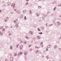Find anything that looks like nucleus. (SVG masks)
Segmentation results:
<instances>
[{
    "instance_id": "obj_1",
    "label": "nucleus",
    "mask_w": 61,
    "mask_h": 61,
    "mask_svg": "<svg viewBox=\"0 0 61 61\" xmlns=\"http://www.w3.org/2000/svg\"><path fill=\"white\" fill-rule=\"evenodd\" d=\"M9 20V17H7L5 19V21L6 22Z\"/></svg>"
},
{
    "instance_id": "obj_2",
    "label": "nucleus",
    "mask_w": 61,
    "mask_h": 61,
    "mask_svg": "<svg viewBox=\"0 0 61 61\" xmlns=\"http://www.w3.org/2000/svg\"><path fill=\"white\" fill-rule=\"evenodd\" d=\"M22 52H20L19 53L18 55V56H21V55L22 54Z\"/></svg>"
},
{
    "instance_id": "obj_3",
    "label": "nucleus",
    "mask_w": 61,
    "mask_h": 61,
    "mask_svg": "<svg viewBox=\"0 0 61 61\" xmlns=\"http://www.w3.org/2000/svg\"><path fill=\"white\" fill-rule=\"evenodd\" d=\"M15 26L16 27V28H17L18 27V26H19L18 25V23H16L15 25Z\"/></svg>"
},
{
    "instance_id": "obj_4",
    "label": "nucleus",
    "mask_w": 61,
    "mask_h": 61,
    "mask_svg": "<svg viewBox=\"0 0 61 61\" xmlns=\"http://www.w3.org/2000/svg\"><path fill=\"white\" fill-rule=\"evenodd\" d=\"M17 19H16V20H14V22L15 23V24L17 22Z\"/></svg>"
},
{
    "instance_id": "obj_5",
    "label": "nucleus",
    "mask_w": 61,
    "mask_h": 61,
    "mask_svg": "<svg viewBox=\"0 0 61 61\" xmlns=\"http://www.w3.org/2000/svg\"><path fill=\"white\" fill-rule=\"evenodd\" d=\"M15 3H14L11 5V6H15Z\"/></svg>"
},
{
    "instance_id": "obj_6",
    "label": "nucleus",
    "mask_w": 61,
    "mask_h": 61,
    "mask_svg": "<svg viewBox=\"0 0 61 61\" xmlns=\"http://www.w3.org/2000/svg\"><path fill=\"white\" fill-rule=\"evenodd\" d=\"M36 15L37 16H39L40 15V14L39 13H36Z\"/></svg>"
},
{
    "instance_id": "obj_7",
    "label": "nucleus",
    "mask_w": 61,
    "mask_h": 61,
    "mask_svg": "<svg viewBox=\"0 0 61 61\" xmlns=\"http://www.w3.org/2000/svg\"><path fill=\"white\" fill-rule=\"evenodd\" d=\"M35 53L36 54H38L39 53V51L37 50V51H35Z\"/></svg>"
},
{
    "instance_id": "obj_8",
    "label": "nucleus",
    "mask_w": 61,
    "mask_h": 61,
    "mask_svg": "<svg viewBox=\"0 0 61 61\" xmlns=\"http://www.w3.org/2000/svg\"><path fill=\"white\" fill-rule=\"evenodd\" d=\"M11 5V3L10 2H8L7 3V5Z\"/></svg>"
},
{
    "instance_id": "obj_9",
    "label": "nucleus",
    "mask_w": 61,
    "mask_h": 61,
    "mask_svg": "<svg viewBox=\"0 0 61 61\" xmlns=\"http://www.w3.org/2000/svg\"><path fill=\"white\" fill-rule=\"evenodd\" d=\"M29 33H30V35H32L33 34V33L32 31H30L29 32Z\"/></svg>"
},
{
    "instance_id": "obj_10",
    "label": "nucleus",
    "mask_w": 61,
    "mask_h": 61,
    "mask_svg": "<svg viewBox=\"0 0 61 61\" xmlns=\"http://www.w3.org/2000/svg\"><path fill=\"white\" fill-rule=\"evenodd\" d=\"M13 58H12L11 57L10 58V60L11 61H13Z\"/></svg>"
},
{
    "instance_id": "obj_11",
    "label": "nucleus",
    "mask_w": 61,
    "mask_h": 61,
    "mask_svg": "<svg viewBox=\"0 0 61 61\" xmlns=\"http://www.w3.org/2000/svg\"><path fill=\"white\" fill-rule=\"evenodd\" d=\"M25 38H27V39H29V37H28L27 36H25Z\"/></svg>"
},
{
    "instance_id": "obj_12",
    "label": "nucleus",
    "mask_w": 61,
    "mask_h": 61,
    "mask_svg": "<svg viewBox=\"0 0 61 61\" xmlns=\"http://www.w3.org/2000/svg\"><path fill=\"white\" fill-rule=\"evenodd\" d=\"M37 38H38V39H40L41 37L40 36H37Z\"/></svg>"
},
{
    "instance_id": "obj_13",
    "label": "nucleus",
    "mask_w": 61,
    "mask_h": 61,
    "mask_svg": "<svg viewBox=\"0 0 61 61\" xmlns=\"http://www.w3.org/2000/svg\"><path fill=\"white\" fill-rule=\"evenodd\" d=\"M20 43H22L23 42V41H22V40H21V39H20Z\"/></svg>"
},
{
    "instance_id": "obj_14",
    "label": "nucleus",
    "mask_w": 61,
    "mask_h": 61,
    "mask_svg": "<svg viewBox=\"0 0 61 61\" xmlns=\"http://www.w3.org/2000/svg\"><path fill=\"white\" fill-rule=\"evenodd\" d=\"M24 54L25 56H26V55H27V52H25Z\"/></svg>"
},
{
    "instance_id": "obj_15",
    "label": "nucleus",
    "mask_w": 61,
    "mask_h": 61,
    "mask_svg": "<svg viewBox=\"0 0 61 61\" xmlns=\"http://www.w3.org/2000/svg\"><path fill=\"white\" fill-rule=\"evenodd\" d=\"M10 49L12 50V49H13V46H11L10 47Z\"/></svg>"
},
{
    "instance_id": "obj_16",
    "label": "nucleus",
    "mask_w": 61,
    "mask_h": 61,
    "mask_svg": "<svg viewBox=\"0 0 61 61\" xmlns=\"http://www.w3.org/2000/svg\"><path fill=\"white\" fill-rule=\"evenodd\" d=\"M52 25H53V24H52L50 25H49L48 26L49 27H50V26H52Z\"/></svg>"
},
{
    "instance_id": "obj_17",
    "label": "nucleus",
    "mask_w": 61,
    "mask_h": 61,
    "mask_svg": "<svg viewBox=\"0 0 61 61\" xmlns=\"http://www.w3.org/2000/svg\"><path fill=\"white\" fill-rule=\"evenodd\" d=\"M57 23L59 25H60L61 24V23H60L59 22H57Z\"/></svg>"
},
{
    "instance_id": "obj_18",
    "label": "nucleus",
    "mask_w": 61,
    "mask_h": 61,
    "mask_svg": "<svg viewBox=\"0 0 61 61\" xmlns=\"http://www.w3.org/2000/svg\"><path fill=\"white\" fill-rule=\"evenodd\" d=\"M58 6H61V4H59V5H58Z\"/></svg>"
},
{
    "instance_id": "obj_19",
    "label": "nucleus",
    "mask_w": 61,
    "mask_h": 61,
    "mask_svg": "<svg viewBox=\"0 0 61 61\" xmlns=\"http://www.w3.org/2000/svg\"><path fill=\"white\" fill-rule=\"evenodd\" d=\"M23 47V46H20V49H22V48Z\"/></svg>"
},
{
    "instance_id": "obj_20",
    "label": "nucleus",
    "mask_w": 61,
    "mask_h": 61,
    "mask_svg": "<svg viewBox=\"0 0 61 61\" xmlns=\"http://www.w3.org/2000/svg\"><path fill=\"white\" fill-rule=\"evenodd\" d=\"M28 2H27L26 3V4H25V5H26H26H28Z\"/></svg>"
},
{
    "instance_id": "obj_21",
    "label": "nucleus",
    "mask_w": 61,
    "mask_h": 61,
    "mask_svg": "<svg viewBox=\"0 0 61 61\" xmlns=\"http://www.w3.org/2000/svg\"><path fill=\"white\" fill-rule=\"evenodd\" d=\"M29 12H30V14H31L32 13V12H31V10H30Z\"/></svg>"
},
{
    "instance_id": "obj_22",
    "label": "nucleus",
    "mask_w": 61,
    "mask_h": 61,
    "mask_svg": "<svg viewBox=\"0 0 61 61\" xmlns=\"http://www.w3.org/2000/svg\"><path fill=\"white\" fill-rule=\"evenodd\" d=\"M14 56H17V54H16L15 53L14 55Z\"/></svg>"
},
{
    "instance_id": "obj_23",
    "label": "nucleus",
    "mask_w": 61,
    "mask_h": 61,
    "mask_svg": "<svg viewBox=\"0 0 61 61\" xmlns=\"http://www.w3.org/2000/svg\"><path fill=\"white\" fill-rule=\"evenodd\" d=\"M57 47V46L56 45H55L54 46V48H56Z\"/></svg>"
},
{
    "instance_id": "obj_24",
    "label": "nucleus",
    "mask_w": 61,
    "mask_h": 61,
    "mask_svg": "<svg viewBox=\"0 0 61 61\" xmlns=\"http://www.w3.org/2000/svg\"><path fill=\"white\" fill-rule=\"evenodd\" d=\"M24 43H25V44H27V42L26 41H24Z\"/></svg>"
},
{
    "instance_id": "obj_25",
    "label": "nucleus",
    "mask_w": 61,
    "mask_h": 61,
    "mask_svg": "<svg viewBox=\"0 0 61 61\" xmlns=\"http://www.w3.org/2000/svg\"><path fill=\"white\" fill-rule=\"evenodd\" d=\"M42 19L43 20H44V19H45V17H42Z\"/></svg>"
},
{
    "instance_id": "obj_26",
    "label": "nucleus",
    "mask_w": 61,
    "mask_h": 61,
    "mask_svg": "<svg viewBox=\"0 0 61 61\" xmlns=\"http://www.w3.org/2000/svg\"><path fill=\"white\" fill-rule=\"evenodd\" d=\"M19 45V44H18L16 46L17 47V48H18V46Z\"/></svg>"
},
{
    "instance_id": "obj_27",
    "label": "nucleus",
    "mask_w": 61,
    "mask_h": 61,
    "mask_svg": "<svg viewBox=\"0 0 61 61\" xmlns=\"http://www.w3.org/2000/svg\"><path fill=\"white\" fill-rule=\"evenodd\" d=\"M32 50H33V49L32 48L30 49V51H32Z\"/></svg>"
},
{
    "instance_id": "obj_28",
    "label": "nucleus",
    "mask_w": 61,
    "mask_h": 61,
    "mask_svg": "<svg viewBox=\"0 0 61 61\" xmlns=\"http://www.w3.org/2000/svg\"><path fill=\"white\" fill-rule=\"evenodd\" d=\"M35 48H38V49L39 48V47H38V46H35Z\"/></svg>"
},
{
    "instance_id": "obj_29",
    "label": "nucleus",
    "mask_w": 61,
    "mask_h": 61,
    "mask_svg": "<svg viewBox=\"0 0 61 61\" xmlns=\"http://www.w3.org/2000/svg\"><path fill=\"white\" fill-rule=\"evenodd\" d=\"M2 30L3 31H5V29H2Z\"/></svg>"
},
{
    "instance_id": "obj_30",
    "label": "nucleus",
    "mask_w": 61,
    "mask_h": 61,
    "mask_svg": "<svg viewBox=\"0 0 61 61\" xmlns=\"http://www.w3.org/2000/svg\"><path fill=\"white\" fill-rule=\"evenodd\" d=\"M42 32H41L40 33L39 32V34H40V35H41L42 34Z\"/></svg>"
},
{
    "instance_id": "obj_31",
    "label": "nucleus",
    "mask_w": 61,
    "mask_h": 61,
    "mask_svg": "<svg viewBox=\"0 0 61 61\" xmlns=\"http://www.w3.org/2000/svg\"><path fill=\"white\" fill-rule=\"evenodd\" d=\"M56 7H55L54 8V11H55L56 10Z\"/></svg>"
},
{
    "instance_id": "obj_32",
    "label": "nucleus",
    "mask_w": 61,
    "mask_h": 61,
    "mask_svg": "<svg viewBox=\"0 0 61 61\" xmlns=\"http://www.w3.org/2000/svg\"><path fill=\"white\" fill-rule=\"evenodd\" d=\"M2 35H3V34H2V33H0V36H2Z\"/></svg>"
},
{
    "instance_id": "obj_33",
    "label": "nucleus",
    "mask_w": 61,
    "mask_h": 61,
    "mask_svg": "<svg viewBox=\"0 0 61 61\" xmlns=\"http://www.w3.org/2000/svg\"><path fill=\"white\" fill-rule=\"evenodd\" d=\"M50 45H49L48 47H47L48 48H50Z\"/></svg>"
},
{
    "instance_id": "obj_34",
    "label": "nucleus",
    "mask_w": 61,
    "mask_h": 61,
    "mask_svg": "<svg viewBox=\"0 0 61 61\" xmlns=\"http://www.w3.org/2000/svg\"><path fill=\"white\" fill-rule=\"evenodd\" d=\"M38 30L39 31H40V29H39V28H38Z\"/></svg>"
},
{
    "instance_id": "obj_35",
    "label": "nucleus",
    "mask_w": 61,
    "mask_h": 61,
    "mask_svg": "<svg viewBox=\"0 0 61 61\" xmlns=\"http://www.w3.org/2000/svg\"><path fill=\"white\" fill-rule=\"evenodd\" d=\"M5 61H9V60L7 59H6L5 60Z\"/></svg>"
},
{
    "instance_id": "obj_36",
    "label": "nucleus",
    "mask_w": 61,
    "mask_h": 61,
    "mask_svg": "<svg viewBox=\"0 0 61 61\" xmlns=\"http://www.w3.org/2000/svg\"><path fill=\"white\" fill-rule=\"evenodd\" d=\"M25 19V20H26V16H25L24 17V19Z\"/></svg>"
},
{
    "instance_id": "obj_37",
    "label": "nucleus",
    "mask_w": 61,
    "mask_h": 61,
    "mask_svg": "<svg viewBox=\"0 0 61 61\" xmlns=\"http://www.w3.org/2000/svg\"><path fill=\"white\" fill-rule=\"evenodd\" d=\"M3 28V26H1L0 28V29H2Z\"/></svg>"
},
{
    "instance_id": "obj_38",
    "label": "nucleus",
    "mask_w": 61,
    "mask_h": 61,
    "mask_svg": "<svg viewBox=\"0 0 61 61\" xmlns=\"http://www.w3.org/2000/svg\"><path fill=\"white\" fill-rule=\"evenodd\" d=\"M11 35H12V34L11 33H10V34H9V36H11Z\"/></svg>"
},
{
    "instance_id": "obj_39",
    "label": "nucleus",
    "mask_w": 61,
    "mask_h": 61,
    "mask_svg": "<svg viewBox=\"0 0 61 61\" xmlns=\"http://www.w3.org/2000/svg\"><path fill=\"white\" fill-rule=\"evenodd\" d=\"M8 27L7 26H5V28H8Z\"/></svg>"
},
{
    "instance_id": "obj_40",
    "label": "nucleus",
    "mask_w": 61,
    "mask_h": 61,
    "mask_svg": "<svg viewBox=\"0 0 61 61\" xmlns=\"http://www.w3.org/2000/svg\"><path fill=\"white\" fill-rule=\"evenodd\" d=\"M46 51H48V50H48V48H47L46 50Z\"/></svg>"
},
{
    "instance_id": "obj_41",
    "label": "nucleus",
    "mask_w": 61,
    "mask_h": 61,
    "mask_svg": "<svg viewBox=\"0 0 61 61\" xmlns=\"http://www.w3.org/2000/svg\"><path fill=\"white\" fill-rule=\"evenodd\" d=\"M14 10L15 11H16V12L17 11V10L16 9H14Z\"/></svg>"
},
{
    "instance_id": "obj_42",
    "label": "nucleus",
    "mask_w": 61,
    "mask_h": 61,
    "mask_svg": "<svg viewBox=\"0 0 61 61\" xmlns=\"http://www.w3.org/2000/svg\"><path fill=\"white\" fill-rule=\"evenodd\" d=\"M46 58L47 59H48V56H46Z\"/></svg>"
},
{
    "instance_id": "obj_43",
    "label": "nucleus",
    "mask_w": 61,
    "mask_h": 61,
    "mask_svg": "<svg viewBox=\"0 0 61 61\" xmlns=\"http://www.w3.org/2000/svg\"><path fill=\"white\" fill-rule=\"evenodd\" d=\"M59 50H61V48H59Z\"/></svg>"
},
{
    "instance_id": "obj_44",
    "label": "nucleus",
    "mask_w": 61,
    "mask_h": 61,
    "mask_svg": "<svg viewBox=\"0 0 61 61\" xmlns=\"http://www.w3.org/2000/svg\"><path fill=\"white\" fill-rule=\"evenodd\" d=\"M44 16H45V17H46V16H47V15H44Z\"/></svg>"
},
{
    "instance_id": "obj_45",
    "label": "nucleus",
    "mask_w": 61,
    "mask_h": 61,
    "mask_svg": "<svg viewBox=\"0 0 61 61\" xmlns=\"http://www.w3.org/2000/svg\"><path fill=\"white\" fill-rule=\"evenodd\" d=\"M32 46V45H29V47H30V46Z\"/></svg>"
},
{
    "instance_id": "obj_46",
    "label": "nucleus",
    "mask_w": 61,
    "mask_h": 61,
    "mask_svg": "<svg viewBox=\"0 0 61 61\" xmlns=\"http://www.w3.org/2000/svg\"><path fill=\"white\" fill-rule=\"evenodd\" d=\"M49 13V12L48 11V12H47V14H48Z\"/></svg>"
},
{
    "instance_id": "obj_47",
    "label": "nucleus",
    "mask_w": 61,
    "mask_h": 61,
    "mask_svg": "<svg viewBox=\"0 0 61 61\" xmlns=\"http://www.w3.org/2000/svg\"><path fill=\"white\" fill-rule=\"evenodd\" d=\"M38 8H41V7L39 6L38 7Z\"/></svg>"
},
{
    "instance_id": "obj_48",
    "label": "nucleus",
    "mask_w": 61,
    "mask_h": 61,
    "mask_svg": "<svg viewBox=\"0 0 61 61\" xmlns=\"http://www.w3.org/2000/svg\"><path fill=\"white\" fill-rule=\"evenodd\" d=\"M1 12H2V10H0V13H1Z\"/></svg>"
},
{
    "instance_id": "obj_49",
    "label": "nucleus",
    "mask_w": 61,
    "mask_h": 61,
    "mask_svg": "<svg viewBox=\"0 0 61 61\" xmlns=\"http://www.w3.org/2000/svg\"><path fill=\"white\" fill-rule=\"evenodd\" d=\"M47 23L46 24V26H47Z\"/></svg>"
},
{
    "instance_id": "obj_50",
    "label": "nucleus",
    "mask_w": 61,
    "mask_h": 61,
    "mask_svg": "<svg viewBox=\"0 0 61 61\" xmlns=\"http://www.w3.org/2000/svg\"><path fill=\"white\" fill-rule=\"evenodd\" d=\"M39 21L40 22H41V21L40 20H39Z\"/></svg>"
},
{
    "instance_id": "obj_51",
    "label": "nucleus",
    "mask_w": 61,
    "mask_h": 61,
    "mask_svg": "<svg viewBox=\"0 0 61 61\" xmlns=\"http://www.w3.org/2000/svg\"><path fill=\"white\" fill-rule=\"evenodd\" d=\"M41 44L42 45V44H43V42H41Z\"/></svg>"
},
{
    "instance_id": "obj_52",
    "label": "nucleus",
    "mask_w": 61,
    "mask_h": 61,
    "mask_svg": "<svg viewBox=\"0 0 61 61\" xmlns=\"http://www.w3.org/2000/svg\"><path fill=\"white\" fill-rule=\"evenodd\" d=\"M25 60H26V57H25Z\"/></svg>"
},
{
    "instance_id": "obj_53",
    "label": "nucleus",
    "mask_w": 61,
    "mask_h": 61,
    "mask_svg": "<svg viewBox=\"0 0 61 61\" xmlns=\"http://www.w3.org/2000/svg\"><path fill=\"white\" fill-rule=\"evenodd\" d=\"M32 4H30V6H32Z\"/></svg>"
},
{
    "instance_id": "obj_54",
    "label": "nucleus",
    "mask_w": 61,
    "mask_h": 61,
    "mask_svg": "<svg viewBox=\"0 0 61 61\" xmlns=\"http://www.w3.org/2000/svg\"><path fill=\"white\" fill-rule=\"evenodd\" d=\"M60 17H61V15L59 16Z\"/></svg>"
},
{
    "instance_id": "obj_55",
    "label": "nucleus",
    "mask_w": 61,
    "mask_h": 61,
    "mask_svg": "<svg viewBox=\"0 0 61 61\" xmlns=\"http://www.w3.org/2000/svg\"><path fill=\"white\" fill-rule=\"evenodd\" d=\"M19 12V11L18 10V11H17V13H18V12Z\"/></svg>"
},
{
    "instance_id": "obj_56",
    "label": "nucleus",
    "mask_w": 61,
    "mask_h": 61,
    "mask_svg": "<svg viewBox=\"0 0 61 61\" xmlns=\"http://www.w3.org/2000/svg\"><path fill=\"white\" fill-rule=\"evenodd\" d=\"M12 27H13V26H11L10 27V28H12Z\"/></svg>"
},
{
    "instance_id": "obj_57",
    "label": "nucleus",
    "mask_w": 61,
    "mask_h": 61,
    "mask_svg": "<svg viewBox=\"0 0 61 61\" xmlns=\"http://www.w3.org/2000/svg\"><path fill=\"white\" fill-rule=\"evenodd\" d=\"M20 12H18V14H20Z\"/></svg>"
},
{
    "instance_id": "obj_58",
    "label": "nucleus",
    "mask_w": 61,
    "mask_h": 61,
    "mask_svg": "<svg viewBox=\"0 0 61 61\" xmlns=\"http://www.w3.org/2000/svg\"><path fill=\"white\" fill-rule=\"evenodd\" d=\"M52 4H55V3H54V2L52 3Z\"/></svg>"
},
{
    "instance_id": "obj_59",
    "label": "nucleus",
    "mask_w": 61,
    "mask_h": 61,
    "mask_svg": "<svg viewBox=\"0 0 61 61\" xmlns=\"http://www.w3.org/2000/svg\"><path fill=\"white\" fill-rule=\"evenodd\" d=\"M15 6H14L13 7V8H15Z\"/></svg>"
},
{
    "instance_id": "obj_60",
    "label": "nucleus",
    "mask_w": 61,
    "mask_h": 61,
    "mask_svg": "<svg viewBox=\"0 0 61 61\" xmlns=\"http://www.w3.org/2000/svg\"><path fill=\"white\" fill-rule=\"evenodd\" d=\"M29 0H26V1H29Z\"/></svg>"
},
{
    "instance_id": "obj_61",
    "label": "nucleus",
    "mask_w": 61,
    "mask_h": 61,
    "mask_svg": "<svg viewBox=\"0 0 61 61\" xmlns=\"http://www.w3.org/2000/svg\"><path fill=\"white\" fill-rule=\"evenodd\" d=\"M59 39H61V37L59 38Z\"/></svg>"
},
{
    "instance_id": "obj_62",
    "label": "nucleus",
    "mask_w": 61,
    "mask_h": 61,
    "mask_svg": "<svg viewBox=\"0 0 61 61\" xmlns=\"http://www.w3.org/2000/svg\"><path fill=\"white\" fill-rule=\"evenodd\" d=\"M54 24H55V25H56V23H54Z\"/></svg>"
},
{
    "instance_id": "obj_63",
    "label": "nucleus",
    "mask_w": 61,
    "mask_h": 61,
    "mask_svg": "<svg viewBox=\"0 0 61 61\" xmlns=\"http://www.w3.org/2000/svg\"><path fill=\"white\" fill-rule=\"evenodd\" d=\"M31 43H32L33 42V41H32L31 42Z\"/></svg>"
},
{
    "instance_id": "obj_64",
    "label": "nucleus",
    "mask_w": 61,
    "mask_h": 61,
    "mask_svg": "<svg viewBox=\"0 0 61 61\" xmlns=\"http://www.w3.org/2000/svg\"><path fill=\"white\" fill-rule=\"evenodd\" d=\"M44 56H42V57H44Z\"/></svg>"
}]
</instances>
